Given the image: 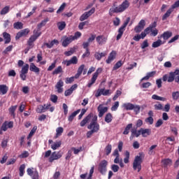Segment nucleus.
Here are the masks:
<instances>
[{
    "instance_id": "48",
    "label": "nucleus",
    "mask_w": 179,
    "mask_h": 179,
    "mask_svg": "<svg viewBox=\"0 0 179 179\" xmlns=\"http://www.w3.org/2000/svg\"><path fill=\"white\" fill-rule=\"evenodd\" d=\"M172 99L175 101H177V100H178V99H179V92L178 91L172 92Z\"/></svg>"
},
{
    "instance_id": "2",
    "label": "nucleus",
    "mask_w": 179,
    "mask_h": 179,
    "mask_svg": "<svg viewBox=\"0 0 179 179\" xmlns=\"http://www.w3.org/2000/svg\"><path fill=\"white\" fill-rule=\"evenodd\" d=\"M162 80L169 83H171V82H174L175 80L176 83H179V69H176L173 72H170L169 75H164Z\"/></svg>"
},
{
    "instance_id": "51",
    "label": "nucleus",
    "mask_w": 179,
    "mask_h": 179,
    "mask_svg": "<svg viewBox=\"0 0 179 179\" xmlns=\"http://www.w3.org/2000/svg\"><path fill=\"white\" fill-rule=\"evenodd\" d=\"M36 10H37V6H34L31 11L28 13L27 15L25 17L26 19H29L30 16H32V15L36 13Z\"/></svg>"
},
{
    "instance_id": "6",
    "label": "nucleus",
    "mask_w": 179,
    "mask_h": 179,
    "mask_svg": "<svg viewBox=\"0 0 179 179\" xmlns=\"http://www.w3.org/2000/svg\"><path fill=\"white\" fill-rule=\"evenodd\" d=\"M107 164H108V162L106 160H102L99 163L98 170L101 174L104 175L107 173Z\"/></svg>"
},
{
    "instance_id": "58",
    "label": "nucleus",
    "mask_w": 179,
    "mask_h": 179,
    "mask_svg": "<svg viewBox=\"0 0 179 179\" xmlns=\"http://www.w3.org/2000/svg\"><path fill=\"white\" fill-rule=\"evenodd\" d=\"M74 52H75V48H73L69 51L65 52L64 55H66V57H71V55H72Z\"/></svg>"
},
{
    "instance_id": "29",
    "label": "nucleus",
    "mask_w": 179,
    "mask_h": 179,
    "mask_svg": "<svg viewBox=\"0 0 179 179\" xmlns=\"http://www.w3.org/2000/svg\"><path fill=\"white\" fill-rule=\"evenodd\" d=\"M106 55H107V54L106 52H95L94 54V57L97 59V61H100L101 59V58H103V57H106Z\"/></svg>"
},
{
    "instance_id": "3",
    "label": "nucleus",
    "mask_w": 179,
    "mask_h": 179,
    "mask_svg": "<svg viewBox=\"0 0 179 179\" xmlns=\"http://www.w3.org/2000/svg\"><path fill=\"white\" fill-rule=\"evenodd\" d=\"M87 129L92 130L95 134L100 131V124L97 122V115L93 116L90 124L87 126Z\"/></svg>"
},
{
    "instance_id": "49",
    "label": "nucleus",
    "mask_w": 179,
    "mask_h": 179,
    "mask_svg": "<svg viewBox=\"0 0 179 179\" xmlns=\"http://www.w3.org/2000/svg\"><path fill=\"white\" fill-rule=\"evenodd\" d=\"M27 72H29V64H25V65L22 68V70H21V71H20V73L27 74Z\"/></svg>"
},
{
    "instance_id": "4",
    "label": "nucleus",
    "mask_w": 179,
    "mask_h": 179,
    "mask_svg": "<svg viewBox=\"0 0 179 179\" xmlns=\"http://www.w3.org/2000/svg\"><path fill=\"white\" fill-rule=\"evenodd\" d=\"M140 155H137L135 157V159L133 162V169L134 170H138V171H141L142 170V156L141 154Z\"/></svg>"
},
{
    "instance_id": "15",
    "label": "nucleus",
    "mask_w": 179,
    "mask_h": 179,
    "mask_svg": "<svg viewBox=\"0 0 179 179\" xmlns=\"http://www.w3.org/2000/svg\"><path fill=\"white\" fill-rule=\"evenodd\" d=\"M96 41L99 45H104L107 43V37L100 35L96 36Z\"/></svg>"
},
{
    "instance_id": "57",
    "label": "nucleus",
    "mask_w": 179,
    "mask_h": 179,
    "mask_svg": "<svg viewBox=\"0 0 179 179\" xmlns=\"http://www.w3.org/2000/svg\"><path fill=\"white\" fill-rule=\"evenodd\" d=\"M36 131H37V127H36V126H34L32 128V129L31 130V131H30V133H29V134L28 136V139L29 138H31V136H33V135H34V134H36Z\"/></svg>"
},
{
    "instance_id": "55",
    "label": "nucleus",
    "mask_w": 179,
    "mask_h": 179,
    "mask_svg": "<svg viewBox=\"0 0 179 179\" xmlns=\"http://www.w3.org/2000/svg\"><path fill=\"white\" fill-rule=\"evenodd\" d=\"M111 150H112V146L111 145L108 144L105 148V152L107 156H108V155L111 153Z\"/></svg>"
},
{
    "instance_id": "33",
    "label": "nucleus",
    "mask_w": 179,
    "mask_h": 179,
    "mask_svg": "<svg viewBox=\"0 0 179 179\" xmlns=\"http://www.w3.org/2000/svg\"><path fill=\"white\" fill-rule=\"evenodd\" d=\"M9 10H10V6H6L1 11L0 15H6V13H9Z\"/></svg>"
},
{
    "instance_id": "43",
    "label": "nucleus",
    "mask_w": 179,
    "mask_h": 179,
    "mask_svg": "<svg viewBox=\"0 0 179 179\" xmlns=\"http://www.w3.org/2000/svg\"><path fill=\"white\" fill-rule=\"evenodd\" d=\"M66 26V24L65 23V22H62L57 23V27H58L59 30H60V31L64 30V29H65Z\"/></svg>"
},
{
    "instance_id": "11",
    "label": "nucleus",
    "mask_w": 179,
    "mask_h": 179,
    "mask_svg": "<svg viewBox=\"0 0 179 179\" xmlns=\"http://www.w3.org/2000/svg\"><path fill=\"white\" fill-rule=\"evenodd\" d=\"M62 157V152H53L49 158V162L52 163L54 160H58V159H61Z\"/></svg>"
},
{
    "instance_id": "47",
    "label": "nucleus",
    "mask_w": 179,
    "mask_h": 179,
    "mask_svg": "<svg viewBox=\"0 0 179 179\" xmlns=\"http://www.w3.org/2000/svg\"><path fill=\"white\" fill-rule=\"evenodd\" d=\"M82 36V33L77 31L75 33L74 36H71V38L73 39V41L75 40H78V38H80Z\"/></svg>"
},
{
    "instance_id": "1",
    "label": "nucleus",
    "mask_w": 179,
    "mask_h": 179,
    "mask_svg": "<svg viewBox=\"0 0 179 179\" xmlns=\"http://www.w3.org/2000/svg\"><path fill=\"white\" fill-rule=\"evenodd\" d=\"M129 1L128 0H125L123 1L121 5L117 6L115 3H113L112 7L109 9V15L112 16L113 13H122L124 10H127L128 8H129Z\"/></svg>"
},
{
    "instance_id": "13",
    "label": "nucleus",
    "mask_w": 179,
    "mask_h": 179,
    "mask_svg": "<svg viewBox=\"0 0 179 179\" xmlns=\"http://www.w3.org/2000/svg\"><path fill=\"white\" fill-rule=\"evenodd\" d=\"M8 128H13V122H4L1 125V129L6 132V131H8Z\"/></svg>"
},
{
    "instance_id": "63",
    "label": "nucleus",
    "mask_w": 179,
    "mask_h": 179,
    "mask_svg": "<svg viewBox=\"0 0 179 179\" xmlns=\"http://www.w3.org/2000/svg\"><path fill=\"white\" fill-rule=\"evenodd\" d=\"M75 76L74 77H71V78H66V85L69 84V83H72V82H73L75 80Z\"/></svg>"
},
{
    "instance_id": "25",
    "label": "nucleus",
    "mask_w": 179,
    "mask_h": 179,
    "mask_svg": "<svg viewBox=\"0 0 179 179\" xmlns=\"http://www.w3.org/2000/svg\"><path fill=\"white\" fill-rule=\"evenodd\" d=\"M134 103H125L122 105V108L127 110H134Z\"/></svg>"
},
{
    "instance_id": "39",
    "label": "nucleus",
    "mask_w": 179,
    "mask_h": 179,
    "mask_svg": "<svg viewBox=\"0 0 179 179\" xmlns=\"http://www.w3.org/2000/svg\"><path fill=\"white\" fill-rule=\"evenodd\" d=\"M47 22H48V18L45 19L44 20L41 21V23L38 24L37 27H38V31L41 30V27H43V26H45V23Z\"/></svg>"
},
{
    "instance_id": "31",
    "label": "nucleus",
    "mask_w": 179,
    "mask_h": 179,
    "mask_svg": "<svg viewBox=\"0 0 179 179\" xmlns=\"http://www.w3.org/2000/svg\"><path fill=\"white\" fill-rule=\"evenodd\" d=\"M36 113H38V114H41V113H45V104H44L43 106H38V107L36 108Z\"/></svg>"
},
{
    "instance_id": "46",
    "label": "nucleus",
    "mask_w": 179,
    "mask_h": 179,
    "mask_svg": "<svg viewBox=\"0 0 179 179\" xmlns=\"http://www.w3.org/2000/svg\"><path fill=\"white\" fill-rule=\"evenodd\" d=\"M62 73V66H59L57 68L55 69L52 72V75H58V73Z\"/></svg>"
},
{
    "instance_id": "36",
    "label": "nucleus",
    "mask_w": 179,
    "mask_h": 179,
    "mask_svg": "<svg viewBox=\"0 0 179 179\" xmlns=\"http://www.w3.org/2000/svg\"><path fill=\"white\" fill-rule=\"evenodd\" d=\"M64 132V128L63 127H58L56 129V136H55V138L57 139V138H58L59 136H61L62 135V133Z\"/></svg>"
},
{
    "instance_id": "40",
    "label": "nucleus",
    "mask_w": 179,
    "mask_h": 179,
    "mask_svg": "<svg viewBox=\"0 0 179 179\" xmlns=\"http://www.w3.org/2000/svg\"><path fill=\"white\" fill-rule=\"evenodd\" d=\"M17 108V106H13L9 108V111H10L12 117H13V118H15V117H16V115L15 114V111H16Z\"/></svg>"
},
{
    "instance_id": "27",
    "label": "nucleus",
    "mask_w": 179,
    "mask_h": 179,
    "mask_svg": "<svg viewBox=\"0 0 179 179\" xmlns=\"http://www.w3.org/2000/svg\"><path fill=\"white\" fill-rule=\"evenodd\" d=\"M37 40V37L34 36H31V37L29 38L27 43L29 47L33 48L34 47V45L33 44L34 41H36Z\"/></svg>"
},
{
    "instance_id": "23",
    "label": "nucleus",
    "mask_w": 179,
    "mask_h": 179,
    "mask_svg": "<svg viewBox=\"0 0 179 179\" xmlns=\"http://www.w3.org/2000/svg\"><path fill=\"white\" fill-rule=\"evenodd\" d=\"M29 69L31 72H35V73H40V69L36 67L34 63H31Z\"/></svg>"
},
{
    "instance_id": "50",
    "label": "nucleus",
    "mask_w": 179,
    "mask_h": 179,
    "mask_svg": "<svg viewBox=\"0 0 179 179\" xmlns=\"http://www.w3.org/2000/svg\"><path fill=\"white\" fill-rule=\"evenodd\" d=\"M156 26H157V22L156 21H155L151 24H150L149 27L146 28V29L150 32V30L155 29Z\"/></svg>"
},
{
    "instance_id": "17",
    "label": "nucleus",
    "mask_w": 179,
    "mask_h": 179,
    "mask_svg": "<svg viewBox=\"0 0 179 179\" xmlns=\"http://www.w3.org/2000/svg\"><path fill=\"white\" fill-rule=\"evenodd\" d=\"M64 81L62 80H59L56 85L55 89H57L58 93H62L64 92Z\"/></svg>"
},
{
    "instance_id": "18",
    "label": "nucleus",
    "mask_w": 179,
    "mask_h": 179,
    "mask_svg": "<svg viewBox=\"0 0 179 179\" xmlns=\"http://www.w3.org/2000/svg\"><path fill=\"white\" fill-rule=\"evenodd\" d=\"M73 41V39H72V37L70 36L69 37L64 36L63 37V41H62V45L63 47H68L69 44H71V42Z\"/></svg>"
},
{
    "instance_id": "60",
    "label": "nucleus",
    "mask_w": 179,
    "mask_h": 179,
    "mask_svg": "<svg viewBox=\"0 0 179 179\" xmlns=\"http://www.w3.org/2000/svg\"><path fill=\"white\" fill-rule=\"evenodd\" d=\"M65 6H66V3H63L60 7L59 8V9L57 10V13H61V12H62L64 10V9H65Z\"/></svg>"
},
{
    "instance_id": "7",
    "label": "nucleus",
    "mask_w": 179,
    "mask_h": 179,
    "mask_svg": "<svg viewBox=\"0 0 179 179\" xmlns=\"http://www.w3.org/2000/svg\"><path fill=\"white\" fill-rule=\"evenodd\" d=\"M103 72V69L99 68L96 71V72L93 74L92 78H91V82L88 83V87H92V85H94L96 80H97V78L99 77V74Z\"/></svg>"
},
{
    "instance_id": "42",
    "label": "nucleus",
    "mask_w": 179,
    "mask_h": 179,
    "mask_svg": "<svg viewBox=\"0 0 179 179\" xmlns=\"http://www.w3.org/2000/svg\"><path fill=\"white\" fill-rule=\"evenodd\" d=\"M131 128H132V123L127 125L124 131H123V135H128V134H129V129H131Z\"/></svg>"
},
{
    "instance_id": "20",
    "label": "nucleus",
    "mask_w": 179,
    "mask_h": 179,
    "mask_svg": "<svg viewBox=\"0 0 179 179\" xmlns=\"http://www.w3.org/2000/svg\"><path fill=\"white\" fill-rule=\"evenodd\" d=\"M173 36V33L171 31H165L161 35V38H164V40H169L170 37Z\"/></svg>"
},
{
    "instance_id": "38",
    "label": "nucleus",
    "mask_w": 179,
    "mask_h": 179,
    "mask_svg": "<svg viewBox=\"0 0 179 179\" xmlns=\"http://www.w3.org/2000/svg\"><path fill=\"white\" fill-rule=\"evenodd\" d=\"M152 99L153 100H159V101H166V100H167L166 98L159 96V95L156 94H153L152 96Z\"/></svg>"
},
{
    "instance_id": "21",
    "label": "nucleus",
    "mask_w": 179,
    "mask_h": 179,
    "mask_svg": "<svg viewBox=\"0 0 179 179\" xmlns=\"http://www.w3.org/2000/svg\"><path fill=\"white\" fill-rule=\"evenodd\" d=\"M9 88L6 85H0V94H6Z\"/></svg>"
},
{
    "instance_id": "62",
    "label": "nucleus",
    "mask_w": 179,
    "mask_h": 179,
    "mask_svg": "<svg viewBox=\"0 0 179 179\" xmlns=\"http://www.w3.org/2000/svg\"><path fill=\"white\" fill-rule=\"evenodd\" d=\"M145 122H147V124H149L150 125H152L154 120H153V117H148L145 120Z\"/></svg>"
},
{
    "instance_id": "64",
    "label": "nucleus",
    "mask_w": 179,
    "mask_h": 179,
    "mask_svg": "<svg viewBox=\"0 0 179 179\" xmlns=\"http://www.w3.org/2000/svg\"><path fill=\"white\" fill-rule=\"evenodd\" d=\"M155 110H163V105L162 103H157L154 105Z\"/></svg>"
},
{
    "instance_id": "19",
    "label": "nucleus",
    "mask_w": 179,
    "mask_h": 179,
    "mask_svg": "<svg viewBox=\"0 0 179 179\" xmlns=\"http://www.w3.org/2000/svg\"><path fill=\"white\" fill-rule=\"evenodd\" d=\"M117 55V52L115 51H112L108 57V59H106V64H111V62H113V61H114V59H115V57Z\"/></svg>"
},
{
    "instance_id": "8",
    "label": "nucleus",
    "mask_w": 179,
    "mask_h": 179,
    "mask_svg": "<svg viewBox=\"0 0 179 179\" xmlns=\"http://www.w3.org/2000/svg\"><path fill=\"white\" fill-rule=\"evenodd\" d=\"M94 12H96V8H92L90 10L84 13L80 17V22H83V20H86V19H89V17H90V16H92V15H93Z\"/></svg>"
},
{
    "instance_id": "24",
    "label": "nucleus",
    "mask_w": 179,
    "mask_h": 179,
    "mask_svg": "<svg viewBox=\"0 0 179 179\" xmlns=\"http://www.w3.org/2000/svg\"><path fill=\"white\" fill-rule=\"evenodd\" d=\"M79 113H80V109H78L76 111H74L73 113H71L69 116V122H72V121H73V118H75L77 115V114H79Z\"/></svg>"
},
{
    "instance_id": "44",
    "label": "nucleus",
    "mask_w": 179,
    "mask_h": 179,
    "mask_svg": "<svg viewBox=\"0 0 179 179\" xmlns=\"http://www.w3.org/2000/svg\"><path fill=\"white\" fill-rule=\"evenodd\" d=\"M101 94L104 96V89H98L95 94V97H100Z\"/></svg>"
},
{
    "instance_id": "10",
    "label": "nucleus",
    "mask_w": 179,
    "mask_h": 179,
    "mask_svg": "<svg viewBox=\"0 0 179 179\" xmlns=\"http://www.w3.org/2000/svg\"><path fill=\"white\" fill-rule=\"evenodd\" d=\"M96 116L93 113H90L87 117H85L80 123V127H85L86 124H89L92 120H93V117Z\"/></svg>"
},
{
    "instance_id": "34",
    "label": "nucleus",
    "mask_w": 179,
    "mask_h": 179,
    "mask_svg": "<svg viewBox=\"0 0 179 179\" xmlns=\"http://www.w3.org/2000/svg\"><path fill=\"white\" fill-rule=\"evenodd\" d=\"M14 29H16L17 30H20L23 29V23L21 22H17L13 24Z\"/></svg>"
},
{
    "instance_id": "61",
    "label": "nucleus",
    "mask_w": 179,
    "mask_h": 179,
    "mask_svg": "<svg viewBox=\"0 0 179 179\" xmlns=\"http://www.w3.org/2000/svg\"><path fill=\"white\" fill-rule=\"evenodd\" d=\"M111 169L114 173H117L120 170V166H118V165L113 164L111 166Z\"/></svg>"
},
{
    "instance_id": "5",
    "label": "nucleus",
    "mask_w": 179,
    "mask_h": 179,
    "mask_svg": "<svg viewBox=\"0 0 179 179\" xmlns=\"http://www.w3.org/2000/svg\"><path fill=\"white\" fill-rule=\"evenodd\" d=\"M129 22H131V17H128L126 20V21L124 22V23L122 24V26H121L120 27V29H118V34L116 37V40H120L121 38V37H122V34H124V31H125V27H127V26H128V23H129Z\"/></svg>"
},
{
    "instance_id": "22",
    "label": "nucleus",
    "mask_w": 179,
    "mask_h": 179,
    "mask_svg": "<svg viewBox=\"0 0 179 179\" xmlns=\"http://www.w3.org/2000/svg\"><path fill=\"white\" fill-rule=\"evenodd\" d=\"M83 69H85V64H82L79 66L77 73L75 75L76 79H78L79 76L82 75V73L83 72Z\"/></svg>"
},
{
    "instance_id": "26",
    "label": "nucleus",
    "mask_w": 179,
    "mask_h": 179,
    "mask_svg": "<svg viewBox=\"0 0 179 179\" xmlns=\"http://www.w3.org/2000/svg\"><path fill=\"white\" fill-rule=\"evenodd\" d=\"M163 44H164V42L160 39H158L157 41L152 43V48H157L160 47V45H163Z\"/></svg>"
},
{
    "instance_id": "35",
    "label": "nucleus",
    "mask_w": 179,
    "mask_h": 179,
    "mask_svg": "<svg viewBox=\"0 0 179 179\" xmlns=\"http://www.w3.org/2000/svg\"><path fill=\"white\" fill-rule=\"evenodd\" d=\"M173 12V8H169L166 13L162 16V20H166L167 17H170L171 13Z\"/></svg>"
},
{
    "instance_id": "12",
    "label": "nucleus",
    "mask_w": 179,
    "mask_h": 179,
    "mask_svg": "<svg viewBox=\"0 0 179 179\" xmlns=\"http://www.w3.org/2000/svg\"><path fill=\"white\" fill-rule=\"evenodd\" d=\"M78 64V57L76 56L73 57L69 60H64L62 62L63 65H66V66H70V65H76Z\"/></svg>"
},
{
    "instance_id": "45",
    "label": "nucleus",
    "mask_w": 179,
    "mask_h": 179,
    "mask_svg": "<svg viewBox=\"0 0 179 179\" xmlns=\"http://www.w3.org/2000/svg\"><path fill=\"white\" fill-rule=\"evenodd\" d=\"M26 169V165L22 164L20 166V177H23V175L24 174V169Z\"/></svg>"
},
{
    "instance_id": "53",
    "label": "nucleus",
    "mask_w": 179,
    "mask_h": 179,
    "mask_svg": "<svg viewBox=\"0 0 179 179\" xmlns=\"http://www.w3.org/2000/svg\"><path fill=\"white\" fill-rule=\"evenodd\" d=\"M149 33H150L149 31V29H145L143 32H141V34H140L141 38H142V40H143V38H145V37H146V36H148V34H149Z\"/></svg>"
},
{
    "instance_id": "59",
    "label": "nucleus",
    "mask_w": 179,
    "mask_h": 179,
    "mask_svg": "<svg viewBox=\"0 0 179 179\" xmlns=\"http://www.w3.org/2000/svg\"><path fill=\"white\" fill-rule=\"evenodd\" d=\"M125 156L126 157L124 159V162L127 164L129 163V152L126 151Z\"/></svg>"
},
{
    "instance_id": "52",
    "label": "nucleus",
    "mask_w": 179,
    "mask_h": 179,
    "mask_svg": "<svg viewBox=\"0 0 179 179\" xmlns=\"http://www.w3.org/2000/svg\"><path fill=\"white\" fill-rule=\"evenodd\" d=\"M121 66H122V62L119 61L113 66V71H117V69L121 68Z\"/></svg>"
},
{
    "instance_id": "37",
    "label": "nucleus",
    "mask_w": 179,
    "mask_h": 179,
    "mask_svg": "<svg viewBox=\"0 0 179 179\" xmlns=\"http://www.w3.org/2000/svg\"><path fill=\"white\" fill-rule=\"evenodd\" d=\"M113 121V115L111 113H108L105 116V122L110 124Z\"/></svg>"
},
{
    "instance_id": "41",
    "label": "nucleus",
    "mask_w": 179,
    "mask_h": 179,
    "mask_svg": "<svg viewBox=\"0 0 179 179\" xmlns=\"http://www.w3.org/2000/svg\"><path fill=\"white\" fill-rule=\"evenodd\" d=\"M162 163H163L164 167H169V166H171L173 162H171V159H164L162 161Z\"/></svg>"
},
{
    "instance_id": "56",
    "label": "nucleus",
    "mask_w": 179,
    "mask_h": 179,
    "mask_svg": "<svg viewBox=\"0 0 179 179\" xmlns=\"http://www.w3.org/2000/svg\"><path fill=\"white\" fill-rule=\"evenodd\" d=\"M133 110L136 114H139L141 112V106L139 105H134L133 106Z\"/></svg>"
},
{
    "instance_id": "32",
    "label": "nucleus",
    "mask_w": 179,
    "mask_h": 179,
    "mask_svg": "<svg viewBox=\"0 0 179 179\" xmlns=\"http://www.w3.org/2000/svg\"><path fill=\"white\" fill-rule=\"evenodd\" d=\"M61 141L55 142L53 143V144L51 145V149H52V150H57L58 148H61Z\"/></svg>"
},
{
    "instance_id": "9",
    "label": "nucleus",
    "mask_w": 179,
    "mask_h": 179,
    "mask_svg": "<svg viewBox=\"0 0 179 179\" xmlns=\"http://www.w3.org/2000/svg\"><path fill=\"white\" fill-rule=\"evenodd\" d=\"M145 26H146V22H145V20H141L138 25L134 27L135 33H141L145 29Z\"/></svg>"
},
{
    "instance_id": "28",
    "label": "nucleus",
    "mask_w": 179,
    "mask_h": 179,
    "mask_svg": "<svg viewBox=\"0 0 179 179\" xmlns=\"http://www.w3.org/2000/svg\"><path fill=\"white\" fill-rule=\"evenodd\" d=\"M55 44L56 45H58V44H59V42L57 39L52 41L50 43H45V45H46L48 48H52V47H54Z\"/></svg>"
},
{
    "instance_id": "54",
    "label": "nucleus",
    "mask_w": 179,
    "mask_h": 179,
    "mask_svg": "<svg viewBox=\"0 0 179 179\" xmlns=\"http://www.w3.org/2000/svg\"><path fill=\"white\" fill-rule=\"evenodd\" d=\"M118 107H120V102L115 101L114 105L111 107V111H117Z\"/></svg>"
},
{
    "instance_id": "14",
    "label": "nucleus",
    "mask_w": 179,
    "mask_h": 179,
    "mask_svg": "<svg viewBox=\"0 0 179 179\" xmlns=\"http://www.w3.org/2000/svg\"><path fill=\"white\" fill-rule=\"evenodd\" d=\"M97 110L99 112V118H101V117H103V115H104V114H106V113H107V111H108V108L104 107V106H103V105H99L98 106Z\"/></svg>"
},
{
    "instance_id": "16",
    "label": "nucleus",
    "mask_w": 179,
    "mask_h": 179,
    "mask_svg": "<svg viewBox=\"0 0 179 179\" xmlns=\"http://www.w3.org/2000/svg\"><path fill=\"white\" fill-rule=\"evenodd\" d=\"M140 131L141 133V136H143V138H148V136H150L152 134V129H150L141 128Z\"/></svg>"
},
{
    "instance_id": "30",
    "label": "nucleus",
    "mask_w": 179,
    "mask_h": 179,
    "mask_svg": "<svg viewBox=\"0 0 179 179\" xmlns=\"http://www.w3.org/2000/svg\"><path fill=\"white\" fill-rule=\"evenodd\" d=\"M3 37L4 38V40H6L5 44H9V43H10V34L7 32H3Z\"/></svg>"
}]
</instances>
